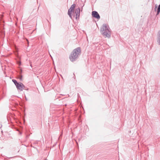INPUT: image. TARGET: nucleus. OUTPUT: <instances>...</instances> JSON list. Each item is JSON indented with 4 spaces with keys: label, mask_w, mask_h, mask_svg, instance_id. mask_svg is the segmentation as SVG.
I'll return each mask as SVG.
<instances>
[{
    "label": "nucleus",
    "mask_w": 160,
    "mask_h": 160,
    "mask_svg": "<svg viewBox=\"0 0 160 160\" xmlns=\"http://www.w3.org/2000/svg\"><path fill=\"white\" fill-rule=\"evenodd\" d=\"M19 79H20V80H21L22 79V76H20L19 78Z\"/></svg>",
    "instance_id": "nucleus-9"
},
{
    "label": "nucleus",
    "mask_w": 160,
    "mask_h": 160,
    "mask_svg": "<svg viewBox=\"0 0 160 160\" xmlns=\"http://www.w3.org/2000/svg\"><path fill=\"white\" fill-rule=\"evenodd\" d=\"M76 6L75 4H73L71 5L68 11V14L71 19H72V14L74 17L76 19L79 18L80 12V8H78L74 10Z\"/></svg>",
    "instance_id": "nucleus-1"
},
{
    "label": "nucleus",
    "mask_w": 160,
    "mask_h": 160,
    "mask_svg": "<svg viewBox=\"0 0 160 160\" xmlns=\"http://www.w3.org/2000/svg\"><path fill=\"white\" fill-rule=\"evenodd\" d=\"M157 42L158 45H160V30L158 31L157 35Z\"/></svg>",
    "instance_id": "nucleus-6"
},
{
    "label": "nucleus",
    "mask_w": 160,
    "mask_h": 160,
    "mask_svg": "<svg viewBox=\"0 0 160 160\" xmlns=\"http://www.w3.org/2000/svg\"><path fill=\"white\" fill-rule=\"evenodd\" d=\"M160 12V4L159 5L157 9V15L159 14Z\"/></svg>",
    "instance_id": "nucleus-8"
},
{
    "label": "nucleus",
    "mask_w": 160,
    "mask_h": 160,
    "mask_svg": "<svg viewBox=\"0 0 160 160\" xmlns=\"http://www.w3.org/2000/svg\"><path fill=\"white\" fill-rule=\"evenodd\" d=\"M81 50L80 48L78 47L73 50L69 56V59L71 61L73 62L75 61L80 55Z\"/></svg>",
    "instance_id": "nucleus-3"
},
{
    "label": "nucleus",
    "mask_w": 160,
    "mask_h": 160,
    "mask_svg": "<svg viewBox=\"0 0 160 160\" xmlns=\"http://www.w3.org/2000/svg\"><path fill=\"white\" fill-rule=\"evenodd\" d=\"M16 86L17 89L20 91H22L23 89H25V86L22 83H19Z\"/></svg>",
    "instance_id": "nucleus-4"
},
{
    "label": "nucleus",
    "mask_w": 160,
    "mask_h": 160,
    "mask_svg": "<svg viewBox=\"0 0 160 160\" xmlns=\"http://www.w3.org/2000/svg\"><path fill=\"white\" fill-rule=\"evenodd\" d=\"M12 81L13 82L14 84L16 86L19 83H18L17 81L15 79H12Z\"/></svg>",
    "instance_id": "nucleus-7"
},
{
    "label": "nucleus",
    "mask_w": 160,
    "mask_h": 160,
    "mask_svg": "<svg viewBox=\"0 0 160 160\" xmlns=\"http://www.w3.org/2000/svg\"><path fill=\"white\" fill-rule=\"evenodd\" d=\"M92 15L93 17H94L98 19L100 18V16L98 12L96 11H92Z\"/></svg>",
    "instance_id": "nucleus-5"
},
{
    "label": "nucleus",
    "mask_w": 160,
    "mask_h": 160,
    "mask_svg": "<svg viewBox=\"0 0 160 160\" xmlns=\"http://www.w3.org/2000/svg\"><path fill=\"white\" fill-rule=\"evenodd\" d=\"M25 99L26 100H27V99L26 97H25Z\"/></svg>",
    "instance_id": "nucleus-10"
},
{
    "label": "nucleus",
    "mask_w": 160,
    "mask_h": 160,
    "mask_svg": "<svg viewBox=\"0 0 160 160\" xmlns=\"http://www.w3.org/2000/svg\"><path fill=\"white\" fill-rule=\"evenodd\" d=\"M101 33L105 37L110 38L111 37V32L110 29L108 25L103 24L100 29Z\"/></svg>",
    "instance_id": "nucleus-2"
}]
</instances>
